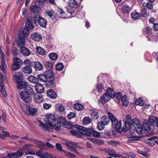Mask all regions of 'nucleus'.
<instances>
[{"instance_id": "f3484780", "label": "nucleus", "mask_w": 158, "mask_h": 158, "mask_svg": "<svg viewBox=\"0 0 158 158\" xmlns=\"http://www.w3.org/2000/svg\"><path fill=\"white\" fill-rule=\"evenodd\" d=\"M158 118L154 116H151L149 118L148 122L153 127H156V123L157 121Z\"/></svg>"}, {"instance_id": "58836bf2", "label": "nucleus", "mask_w": 158, "mask_h": 158, "mask_svg": "<svg viewBox=\"0 0 158 158\" xmlns=\"http://www.w3.org/2000/svg\"><path fill=\"white\" fill-rule=\"evenodd\" d=\"M62 123L64 125V126L66 128L68 129H71L72 128L73 126L70 123L67 122L66 120H64Z\"/></svg>"}, {"instance_id": "9d476101", "label": "nucleus", "mask_w": 158, "mask_h": 158, "mask_svg": "<svg viewBox=\"0 0 158 158\" xmlns=\"http://www.w3.org/2000/svg\"><path fill=\"white\" fill-rule=\"evenodd\" d=\"M66 145L68 147V149H70L71 151H73L78 154H79V153L76 148V147L77 145L76 143H74L72 142H70L66 143Z\"/></svg>"}, {"instance_id": "f03ea898", "label": "nucleus", "mask_w": 158, "mask_h": 158, "mask_svg": "<svg viewBox=\"0 0 158 158\" xmlns=\"http://www.w3.org/2000/svg\"><path fill=\"white\" fill-rule=\"evenodd\" d=\"M29 31L24 28L19 31L17 44L19 47H24L25 44V37L29 34Z\"/></svg>"}, {"instance_id": "1a4fd4ad", "label": "nucleus", "mask_w": 158, "mask_h": 158, "mask_svg": "<svg viewBox=\"0 0 158 158\" xmlns=\"http://www.w3.org/2000/svg\"><path fill=\"white\" fill-rule=\"evenodd\" d=\"M112 94H112L108 95L106 93L104 94L103 96L100 98L98 103L104 104L106 102H107L112 98Z\"/></svg>"}, {"instance_id": "680f3d73", "label": "nucleus", "mask_w": 158, "mask_h": 158, "mask_svg": "<svg viewBox=\"0 0 158 158\" xmlns=\"http://www.w3.org/2000/svg\"><path fill=\"white\" fill-rule=\"evenodd\" d=\"M15 152H12L8 153L6 156L8 158H17Z\"/></svg>"}, {"instance_id": "0eeeda50", "label": "nucleus", "mask_w": 158, "mask_h": 158, "mask_svg": "<svg viewBox=\"0 0 158 158\" xmlns=\"http://www.w3.org/2000/svg\"><path fill=\"white\" fill-rule=\"evenodd\" d=\"M27 140L30 141H32L33 143L36 144V146L40 148L41 151L43 150L45 148V143L40 141L29 138H28Z\"/></svg>"}, {"instance_id": "9b49d317", "label": "nucleus", "mask_w": 158, "mask_h": 158, "mask_svg": "<svg viewBox=\"0 0 158 158\" xmlns=\"http://www.w3.org/2000/svg\"><path fill=\"white\" fill-rule=\"evenodd\" d=\"M54 128L56 131L60 130L61 128V124L60 122L58 120H55L52 122L50 128Z\"/></svg>"}, {"instance_id": "09e8293b", "label": "nucleus", "mask_w": 158, "mask_h": 158, "mask_svg": "<svg viewBox=\"0 0 158 158\" xmlns=\"http://www.w3.org/2000/svg\"><path fill=\"white\" fill-rule=\"evenodd\" d=\"M135 104L138 105L142 106L143 105L144 102L143 100L140 98L137 99L135 102Z\"/></svg>"}, {"instance_id": "69168bd1", "label": "nucleus", "mask_w": 158, "mask_h": 158, "mask_svg": "<svg viewBox=\"0 0 158 158\" xmlns=\"http://www.w3.org/2000/svg\"><path fill=\"white\" fill-rule=\"evenodd\" d=\"M124 154L132 158H135L136 156L135 154L132 152H126Z\"/></svg>"}, {"instance_id": "ddd939ff", "label": "nucleus", "mask_w": 158, "mask_h": 158, "mask_svg": "<svg viewBox=\"0 0 158 158\" xmlns=\"http://www.w3.org/2000/svg\"><path fill=\"white\" fill-rule=\"evenodd\" d=\"M106 152L109 155L113 157L125 158V156H123L122 155L116 154L115 151L113 149L108 150L106 151Z\"/></svg>"}, {"instance_id": "dca6fc26", "label": "nucleus", "mask_w": 158, "mask_h": 158, "mask_svg": "<svg viewBox=\"0 0 158 158\" xmlns=\"http://www.w3.org/2000/svg\"><path fill=\"white\" fill-rule=\"evenodd\" d=\"M22 73L20 72H17L15 73L16 75H15L13 77V79L15 81V82L17 83L18 84L21 81V78L22 77L21 73Z\"/></svg>"}, {"instance_id": "f704fd0d", "label": "nucleus", "mask_w": 158, "mask_h": 158, "mask_svg": "<svg viewBox=\"0 0 158 158\" xmlns=\"http://www.w3.org/2000/svg\"><path fill=\"white\" fill-rule=\"evenodd\" d=\"M121 100L123 105L124 106H127L128 104V100L126 95L123 96L121 98Z\"/></svg>"}, {"instance_id": "774afa93", "label": "nucleus", "mask_w": 158, "mask_h": 158, "mask_svg": "<svg viewBox=\"0 0 158 158\" xmlns=\"http://www.w3.org/2000/svg\"><path fill=\"white\" fill-rule=\"evenodd\" d=\"M23 64L26 66H32V64L31 61L27 59H26L24 60Z\"/></svg>"}, {"instance_id": "a211bd4d", "label": "nucleus", "mask_w": 158, "mask_h": 158, "mask_svg": "<svg viewBox=\"0 0 158 158\" xmlns=\"http://www.w3.org/2000/svg\"><path fill=\"white\" fill-rule=\"evenodd\" d=\"M36 91L38 93H42L44 91V89L43 86L40 84H36L35 85Z\"/></svg>"}, {"instance_id": "4be33fe9", "label": "nucleus", "mask_w": 158, "mask_h": 158, "mask_svg": "<svg viewBox=\"0 0 158 158\" xmlns=\"http://www.w3.org/2000/svg\"><path fill=\"white\" fill-rule=\"evenodd\" d=\"M34 68L36 70L41 71L43 69L42 64L39 61H35L34 63Z\"/></svg>"}, {"instance_id": "79ce46f5", "label": "nucleus", "mask_w": 158, "mask_h": 158, "mask_svg": "<svg viewBox=\"0 0 158 158\" xmlns=\"http://www.w3.org/2000/svg\"><path fill=\"white\" fill-rule=\"evenodd\" d=\"M46 86L49 88H52L55 85V83L54 81L51 80L47 82L45 84Z\"/></svg>"}, {"instance_id": "6e6d98bb", "label": "nucleus", "mask_w": 158, "mask_h": 158, "mask_svg": "<svg viewBox=\"0 0 158 158\" xmlns=\"http://www.w3.org/2000/svg\"><path fill=\"white\" fill-rule=\"evenodd\" d=\"M143 4L144 6L147 7V8L149 9L152 10L153 9V5L151 3H147L145 2H143Z\"/></svg>"}, {"instance_id": "cd10ccee", "label": "nucleus", "mask_w": 158, "mask_h": 158, "mask_svg": "<svg viewBox=\"0 0 158 158\" xmlns=\"http://www.w3.org/2000/svg\"><path fill=\"white\" fill-rule=\"evenodd\" d=\"M37 77L38 79V81L40 80L41 82H46L47 81V78L45 74H40L37 76Z\"/></svg>"}, {"instance_id": "c85d7f7f", "label": "nucleus", "mask_w": 158, "mask_h": 158, "mask_svg": "<svg viewBox=\"0 0 158 158\" xmlns=\"http://www.w3.org/2000/svg\"><path fill=\"white\" fill-rule=\"evenodd\" d=\"M25 91L27 94L30 95L33 94L34 93L33 89L30 85H27L25 89H24Z\"/></svg>"}, {"instance_id": "a18cd8bd", "label": "nucleus", "mask_w": 158, "mask_h": 158, "mask_svg": "<svg viewBox=\"0 0 158 158\" xmlns=\"http://www.w3.org/2000/svg\"><path fill=\"white\" fill-rule=\"evenodd\" d=\"M91 116L92 119L94 120H95L98 118L99 115L97 112L94 111L91 113Z\"/></svg>"}, {"instance_id": "b1692460", "label": "nucleus", "mask_w": 158, "mask_h": 158, "mask_svg": "<svg viewBox=\"0 0 158 158\" xmlns=\"http://www.w3.org/2000/svg\"><path fill=\"white\" fill-rule=\"evenodd\" d=\"M27 110L29 114L31 116L36 115L37 111V109L31 107L29 106H28Z\"/></svg>"}, {"instance_id": "338daca9", "label": "nucleus", "mask_w": 158, "mask_h": 158, "mask_svg": "<svg viewBox=\"0 0 158 158\" xmlns=\"http://www.w3.org/2000/svg\"><path fill=\"white\" fill-rule=\"evenodd\" d=\"M133 124H134V126H136L140 125V122L139 119L137 118H134L133 120Z\"/></svg>"}, {"instance_id": "aec40b11", "label": "nucleus", "mask_w": 158, "mask_h": 158, "mask_svg": "<svg viewBox=\"0 0 158 158\" xmlns=\"http://www.w3.org/2000/svg\"><path fill=\"white\" fill-rule=\"evenodd\" d=\"M32 66H26L22 68L23 72L27 74H31L32 72Z\"/></svg>"}, {"instance_id": "052dcab7", "label": "nucleus", "mask_w": 158, "mask_h": 158, "mask_svg": "<svg viewBox=\"0 0 158 158\" xmlns=\"http://www.w3.org/2000/svg\"><path fill=\"white\" fill-rule=\"evenodd\" d=\"M3 49V47L2 46H1L0 47V53L1 54V59H5L6 57L4 53L3 52L2 50Z\"/></svg>"}, {"instance_id": "e2e57ef3", "label": "nucleus", "mask_w": 158, "mask_h": 158, "mask_svg": "<svg viewBox=\"0 0 158 158\" xmlns=\"http://www.w3.org/2000/svg\"><path fill=\"white\" fill-rule=\"evenodd\" d=\"M152 125H151L148 122L147 123H145L144 124V127L146 131H148L151 128V126Z\"/></svg>"}, {"instance_id": "20e7f679", "label": "nucleus", "mask_w": 158, "mask_h": 158, "mask_svg": "<svg viewBox=\"0 0 158 158\" xmlns=\"http://www.w3.org/2000/svg\"><path fill=\"white\" fill-rule=\"evenodd\" d=\"M33 21L35 25H38L43 27H46L47 21L44 18H43L40 15H35L33 18Z\"/></svg>"}, {"instance_id": "412c9836", "label": "nucleus", "mask_w": 158, "mask_h": 158, "mask_svg": "<svg viewBox=\"0 0 158 158\" xmlns=\"http://www.w3.org/2000/svg\"><path fill=\"white\" fill-rule=\"evenodd\" d=\"M3 81V80L0 79V91L3 96L5 97H6L7 96V94L3 86V84L2 83Z\"/></svg>"}, {"instance_id": "bf43d9fd", "label": "nucleus", "mask_w": 158, "mask_h": 158, "mask_svg": "<svg viewBox=\"0 0 158 158\" xmlns=\"http://www.w3.org/2000/svg\"><path fill=\"white\" fill-rule=\"evenodd\" d=\"M147 9L145 8H143L142 9L140 13L142 17H145L147 16Z\"/></svg>"}, {"instance_id": "2f4dec72", "label": "nucleus", "mask_w": 158, "mask_h": 158, "mask_svg": "<svg viewBox=\"0 0 158 158\" xmlns=\"http://www.w3.org/2000/svg\"><path fill=\"white\" fill-rule=\"evenodd\" d=\"M90 141L94 144L99 145L102 144L104 143V142L103 140L98 139H90Z\"/></svg>"}, {"instance_id": "7c9ffc66", "label": "nucleus", "mask_w": 158, "mask_h": 158, "mask_svg": "<svg viewBox=\"0 0 158 158\" xmlns=\"http://www.w3.org/2000/svg\"><path fill=\"white\" fill-rule=\"evenodd\" d=\"M43 63L47 69L50 70L52 68L53 65L51 61L44 60Z\"/></svg>"}, {"instance_id": "7ed1b4c3", "label": "nucleus", "mask_w": 158, "mask_h": 158, "mask_svg": "<svg viewBox=\"0 0 158 158\" xmlns=\"http://www.w3.org/2000/svg\"><path fill=\"white\" fill-rule=\"evenodd\" d=\"M108 114L110 117V120L112 123V126L116 129V131L118 133H120L123 130L121 127V121H118L113 114L110 112H108Z\"/></svg>"}, {"instance_id": "c03bdc74", "label": "nucleus", "mask_w": 158, "mask_h": 158, "mask_svg": "<svg viewBox=\"0 0 158 158\" xmlns=\"http://www.w3.org/2000/svg\"><path fill=\"white\" fill-rule=\"evenodd\" d=\"M55 67L56 70L60 71L63 69L64 67V66L62 63H59L56 64Z\"/></svg>"}, {"instance_id": "4468645a", "label": "nucleus", "mask_w": 158, "mask_h": 158, "mask_svg": "<svg viewBox=\"0 0 158 158\" xmlns=\"http://www.w3.org/2000/svg\"><path fill=\"white\" fill-rule=\"evenodd\" d=\"M133 124V121L132 120H130L128 121H126L125 122V125L123 126V131L126 132L127 131L130 129V125Z\"/></svg>"}, {"instance_id": "6e6552de", "label": "nucleus", "mask_w": 158, "mask_h": 158, "mask_svg": "<svg viewBox=\"0 0 158 158\" xmlns=\"http://www.w3.org/2000/svg\"><path fill=\"white\" fill-rule=\"evenodd\" d=\"M21 98L25 102L28 103L30 102L31 100V95L27 94L26 92L22 91L20 93Z\"/></svg>"}, {"instance_id": "393cba45", "label": "nucleus", "mask_w": 158, "mask_h": 158, "mask_svg": "<svg viewBox=\"0 0 158 158\" xmlns=\"http://www.w3.org/2000/svg\"><path fill=\"white\" fill-rule=\"evenodd\" d=\"M47 96L52 99H55L56 97L55 93L52 89H50L48 90L47 93Z\"/></svg>"}, {"instance_id": "c756f323", "label": "nucleus", "mask_w": 158, "mask_h": 158, "mask_svg": "<svg viewBox=\"0 0 158 158\" xmlns=\"http://www.w3.org/2000/svg\"><path fill=\"white\" fill-rule=\"evenodd\" d=\"M26 27L27 30L31 29L34 27V26L33 24L31 21L29 19H27L26 23Z\"/></svg>"}, {"instance_id": "473e14b6", "label": "nucleus", "mask_w": 158, "mask_h": 158, "mask_svg": "<svg viewBox=\"0 0 158 158\" xmlns=\"http://www.w3.org/2000/svg\"><path fill=\"white\" fill-rule=\"evenodd\" d=\"M131 18L135 20L139 19L140 18V14L136 12H133L131 14Z\"/></svg>"}, {"instance_id": "2eb2a0df", "label": "nucleus", "mask_w": 158, "mask_h": 158, "mask_svg": "<svg viewBox=\"0 0 158 158\" xmlns=\"http://www.w3.org/2000/svg\"><path fill=\"white\" fill-rule=\"evenodd\" d=\"M34 99L35 102L37 103H40L43 101L42 96L40 94H36L34 95Z\"/></svg>"}, {"instance_id": "8fccbe9b", "label": "nucleus", "mask_w": 158, "mask_h": 158, "mask_svg": "<svg viewBox=\"0 0 158 158\" xmlns=\"http://www.w3.org/2000/svg\"><path fill=\"white\" fill-rule=\"evenodd\" d=\"M13 60L14 63L16 64H19V65L23 62L22 60L15 57L13 58Z\"/></svg>"}, {"instance_id": "a19ab883", "label": "nucleus", "mask_w": 158, "mask_h": 158, "mask_svg": "<svg viewBox=\"0 0 158 158\" xmlns=\"http://www.w3.org/2000/svg\"><path fill=\"white\" fill-rule=\"evenodd\" d=\"M74 108L77 110H81L84 109V107L82 104L78 103L74 105Z\"/></svg>"}, {"instance_id": "f257e3e1", "label": "nucleus", "mask_w": 158, "mask_h": 158, "mask_svg": "<svg viewBox=\"0 0 158 158\" xmlns=\"http://www.w3.org/2000/svg\"><path fill=\"white\" fill-rule=\"evenodd\" d=\"M77 128L78 131L82 134L89 135L92 134L94 137H100V133L96 131L93 128H87L80 126H78Z\"/></svg>"}, {"instance_id": "bb28decb", "label": "nucleus", "mask_w": 158, "mask_h": 158, "mask_svg": "<svg viewBox=\"0 0 158 158\" xmlns=\"http://www.w3.org/2000/svg\"><path fill=\"white\" fill-rule=\"evenodd\" d=\"M40 9V8L36 5H31L30 6V11L34 13L38 12Z\"/></svg>"}, {"instance_id": "f8f14e48", "label": "nucleus", "mask_w": 158, "mask_h": 158, "mask_svg": "<svg viewBox=\"0 0 158 158\" xmlns=\"http://www.w3.org/2000/svg\"><path fill=\"white\" fill-rule=\"evenodd\" d=\"M0 69L5 74H7V69L5 59H1V64L0 65Z\"/></svg>"}, {"instance_id": "a878e982", "label": "nucleus", "mask_w": 158, "mask_h": 158, "mask_svg": "<svg viewBox=\"0 0 158 158\" xmlns=\"http://www.w3.org/2000/svg\"><path fill=\"white\" fill-rule=\"evenodd\" d=\"M27 85V83L24 81H21L17 84V87L18 89L21 90L23 89H25Z\"/></svg>"}, {"instance_id": "de8ad7c7", "label": "nucleus", "mask_w": 158, "mask_h": 158, "mask_svg": "<svg viewBox=\"0 0 158 158\" xmlns=\"http://www.w3.org/2000/svg\"><path fill=\"white\" fill-rule=\"evenodd\" d=\"M106 94H107L108 95H110L112 94H113V95L112 96V98H114L115 96V92L114 91V90L111 88H108L107 89V91L106 92Z\"/></svg>"}, {"instance_id": "0e129e2a", "label": "nucleus", "mask_w": 158, "mask_h": 158, "mask_svg": "<svg viewBox=\"0 0 158 158\" xmlns=\"http://www.w3.org/2000/svg\"><path fill=\"white\" fill-rule=\"evenodd\" d=\"M20 68V65L13 63L12 67V70L14 71L19 69Z\"/></svg>"}, {"instance_id": "ea45409f", "label": "nucleus", "mask_w": 158, "mask_h": 158, "mask_svg": "<svg viewBox=\"0 0 158 158\" xmlns=\"http://www.w3.org/2000/svg\"><path fill=\"white\" fill-rule=\"evenodd\" d=\"M25 152L24 149L23 148L19 149L16 152H15L17 158H19L22 156Z\"/></svg>"}, {"instance_id": "5fc2aeb1", "label": "nucleus", "mask_w": 158, "mask_h": 158, "mask_svg": "<svg viewBox=\"0 0 158 158\" xmlns=\"http://www.w3.org/2000/svg\"><path fill=\"white\" fill-rule=\"evenodd\" d=\"M134 126L137 133L139 134H141L142 131V128L140 125L136 126H135V125H134Z\"/></svg>"}, {"instance_id": "e433bc0d", "label": "nucleus", "mask_w": 158, "mask_h": 158, "mask_svg": "<svg viewBox=\"0 0 158 158\" xmlns=\"http://www.w3.org/2000/svg\"><path fill=\"white\" fill-rule=\"evenodd\" d=\"M39 122L40 123L39 126L41 127L42 129L49 131V129L50 128L49 125L45 124L40 121H39Z\"/></svg>"}, {"instance_id": "423d86ee", "label": "nucleus", "mask_w": 158, "mask_h": 158, "mask_svg": "<svg viewBox=\"0 0 158 158\" xmlns=\"http://www.w3.org/2000/svg\"><path fill=\"white\" fill-rule=\"evenodd\" d=\"M69 5L67 7V12L71 15L75 13L74 9H76L78 7L77 2L74 0H69L68 1Z\"/></svg>"}, {"instance_id": "37998d69", "label": "nucleus", "mask_w": 158, "mask_h": 158, "mask_svg": "<svg viewBox=\"0 0 158 158\" xmlns=\"http://www.w3.org/2000/svg\"><path fill=\"white\" fill-rule=\"evenodd\" d=\"M91 120V118L89 117L85 118L82 120V123L84 125H88L90 123Z\"/></svg>"}, {"instance_id": "3c124183", "label": "nucleus", "mask_w": 158, "mask_h": 158, "mask_svg": "<svg viewBox=\"0 0 158 158\" xmlns=\"http://www.w3.org/2000/svg\"><path fill=\"white\" fill-rule=\"evenodd\" d=\"M152 29L149 26L144 28L143 30V31L145 34H148L151 33Z\"/></svg>"}, {"instance_id": "4c0bfd02", "label": "nucleus", "mask_w": 158, "mask_h": 158, "mask_svg": "<svg viewBox=\"0 0 158 158\" xmlns=\"http://www.w3.org/2000/svg\"><path fill=\"white\" fill-rule=\"evenodd\" d=\"M130 10V8L128 6L125 5L123 7L122 12L124 14L128 13Z\"/></svg>"}, {"instance_id": "5701e85b", "label": "nucleus", "mask_w": 158, "mask_h": 158, "mask_svg": "<svg viewBox=\"0 0 158 158\" xmlns=\"http://www.w3.org/2000/svg\"><path fill=\"white\" fill-rule=\"evenodd\" d=\"M31 38L36 41H40L41 39V36L39 34L35 32L32 34L31 36Z\"/></svg>"}, {"instance_id": "c9c22d12", "label": "nucleus", "mask_w": 158, "mask_h": 158, "mask_svg": "<svg viewBox=\"0 0 158 158\" xmlns=\"http://www.w3.org/2000/svg\"><path fill=\"white\" fill-rule=\"evenodd\" d=\"M36 50L37 53L41 55L44 56L46 53V52L41 47H37Z\"/></svg>"}, {"instance_id": "13d9d810", "label": "nucleus", "mask_w": 158, "mask_h": 158, "mask_svg": "<svg viewBox=\"0 0 158 158\" xmlns=\"http://www.w3.org/2000/svg\"><path fill=\"white\" fill-rule=\"evenodd\" d=\"M64 152L65 155L68 157L71 158H74L76 157V156L75 155L70 152H67L65 151H64Z\"/></svg>"}, {"instance_id": "6ab92c4d", "label": "nucleus", "mask_w": 158, "mask_h": 158, "mask_svg": "<svg viewBox=\"0 0 158 158\" xmlns=\"http://www.w3.org/2000/svg\"><path fill=\"white\" fill-rule=\"evenodd\" d=\"M20 51L25 56H29L30 54V50L24 46L21 47Z\"/></svg>"}, {"instance_id": "39448f33", "label": "nucleus", "mask_w": 158, "mask_h": 158, "mask_svg": "<svg viewBox=\"0 0 158 158\" xmlns=\"http://www.w3.org/2000/svg\"><path fill=\"white\" fill-rule=\"evenodd\" d=\"M110 118L106 116H103L101 118V121L98 122L97 128L100 131L102 130L104 128L105 125L108 124Z\"/></svg>"}, {"instance_id": "49530a36", "label": "nucleus", "mask_w": 158, "mask_h": 158, "mask_svg": "<svg viewBox=\"0 0 158 158\" xmlns=\"http://www.w3.org/2000/svg\"><path fill=\"white\" fill-rule=\"evenodd\" d=\"M45 75L46 76V77H49L51 78L53 76V72L50 70L48 71H46L44 73Z\"/></svg>"}, {"instance_id": "864d4df0", "label": "nucleus", "mask_w": 158, "mask_h": 158, "mask_svg": "<svg viewBox=\"0 0 158 158\" xmlns=\"http://www.w3.org/2000/svg\"><path fill=\"white\" fill-rule=\"evenodd\" d=\"M48 56L50 59L52 60H56L57 57V55L54 53H50L49 54Z\"/></svg>"}, {"instance_id": "72a5a7b5", "label": "nucleus", "mask_w": 158, "mask_h": 158, "mask_svg": "<svg viewBox=\"0 0 158 158\" xmlns=\"http://www.w3.org/2000/svg\"><path fill=\"white\" fill-rule=\"evenodd\" d=\"M28 79L30 82L34 84H36V83L38 82L37 77H35L32 75L29 76L28 78Z\"/></svg>"}, {"instance_id": "4d7b16f0", "label": "nucleus", "mask_w": 158, "mask_h": 158, "mask_svg": "<svg viewBox=\"0 0 158 158\" xmlns=\"http://www.w3.org/2000/svg\"><path fill=\"white\" fill-rule=\"evenodd\" d=\"M56 108L60 112H62L64 110V107L61 104H59L56 105Z\"/></svg>"}, {"instance_id": "603ef678", "label": "nucleus", "mask_w": 158, "mask_h": 158, "mask_svg": "<svg viewBox=\"0 0 158 158\" xmlns=\"http://www.w3.org/2000/svg\"><path fill=\"white\" fill-rule=\"evenodd\" d=\"M46 14L52 18H54V12L52 10H48L46 12Z\"/></svg>"}]
</instances>
